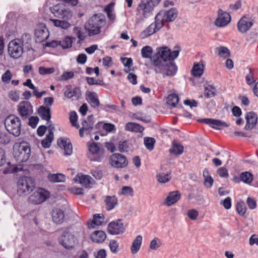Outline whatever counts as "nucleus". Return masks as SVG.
Here are the masks:
<instances>
[{
  "label": "nucleus",
  "instance_id": "1",
  "mask_svg": "<svg viewBox=\"0 0 258 258\" xmlns=\"http://www.w3.org/2000/svg\"><path fill=\"white\" fill-rule=\"evenodd\" d=\"M31 41L30 35L29 34H24L20 38L11 41L8 48L10 56L14 59L20 58L23 53V46L28 50L32 49L30 45Z\"/></svg>",
  "mask_w": 258,
  "mask_h": 258
},
{
  "label": "nucleus",
  "instance_id": "2",
  "mask_svg": "<svg viewBox=\"0 0 258 258\" xmlns=\"http://www.w3.org/2000/svg\"><path fill=\"white\" fill-rule=\"evenodd\" d=\"M161 1V0H141L135 11L136 23H140L152 16L154 8Z\"/></svg>",
  "mask_w": 258,
  "mask_h": 258
},
{
  "label": "nucleus",
  "instance_id": "3",
  "mask_svg": "<svg viewBox=\"0 0 258 258\" xmlns=\"http://www.w3.org/2000/svg\"><path fill=\"white\" fill-rule=\"evenodd\" d=\"M151 62L156 74H161L163 78L173 77L177 71V67L173 61H161L158 57H152Z\"/></svg>",
  "mask_w": 258,
  "mask_h": 258
},
{
  "label": "nucleus",
  "instance_id": "4",
  "mask_svg": "<svg viewBox=\"0 0 258 258\" xmlns=\"http://www.w3.org/2000/svg\"><path fill=\"white\" fill-rule=\"evenodd\" d=\"M106 23L105 16L101 14L94 15L89 20L86 28L90 36L97 35L100 32V29Z\"/></svg>",
  "mask_w": 258,
  "mask_h": 258
},
{
  "label": "nucleus",
  "instance_id": "5",
  "mask_svg": "<svg viewBox=\"0 0 258 258\" xmlns=\"http://www.w3.org/2000/svg\"><path fill=\"white\" fill-rule=\"evenodd\" d=\"M5 125L10 134L16 137L20 136L21 131V123L19 117L14 114L10 115L5 120Z\"/></svg>",
  "mask_w": 258,
  "mask_h": 258
},
{
  "label": "nucleus",
  "instance_id": "6",
  "mask_svg": "<svg viewBox=\"0 0 258 258\" xmlns=\"http://www.w3.org/2000/svg\"><path fill=\"white\" fill-rule=\"evenodd\" d=\"M35 187V181L33 178L23 176L17 182V192L20 196H25L32 191Z\"/></svg>",
  "mask_w": 258,
  "mask_h": 258
},
{
  "label": "nucleus",
  "instance_id": "7",
  "mask_svg": "<svg viewBox=\"0 0 258 258\" xmlns=\"http://www.w3.org/2000/svg\"><path fill=\"white\" fill-rule=\"evenodd\" d=\"M157 51L152 57H158L161 61H173L178 57L179 53V50L171 51L167 46L158 48Z\"/></svg>",
  "mask_w": 258,
  "mask_h": 258
},
{
  "label": "nucleus",
  "instance_id": "8",
  "mask_svg": "<svg viewBox=\"0 0 258 258\" xmlns=\"http://www.w3.org/2000/svg\"><path fill=\"white\" fill-rule=\"evenodd\" d=\"M50 10L55 17L62 19L70 20L73 16L72 11L63 3L50 7Z\"/></svg>",
  "mask_w": 258,
  "mask_h": 258
},
{
  "label": "nucleus",
  "instance_id": "9",
  "mask_svg": "<svg viewBox=\"0 0 258 258\" xmlns=\"http://www.w3.org/2000/svg\"><path fill=\"white\" fill-rule=\"evenodd\" d=\"M50 10L55 17L62 19L70 20L73 16L72 11L63 3L50 7Z\"/></svg>",
  "mask_w": 258,
  "mask_h": 258
},
{
  "label": "nucleus",
  "instance_id": "10",
  "mask_svg": "<svg viewBox=\"0 0 258 258\" xmlns=\"http://www.w3.org/2000/svg\"><path fill=\"white\" fill-rule=\"evenodd\" d=\"M58 240L59 243L64 248L66 249L73 248L75 242V236L71 232V228H66Z\"/></svg>",
  "mask_w": 258,
  "mask_h": 258
},
{
  "label": "nucleus",
  "instance_id": "11",
  "mask_svg": "<svg viewBox=\"0 0 258 258\" xmlns=\"http://www.w3.org/2000/svg\"><path fill=\"white\" fill-rule=\"evenodd\" d=\"M254 18L249 15H245L239 20L237 28L239 32L245 33L253 25Z\"/></svg>",
  "mask_w": 258,
  "mask_h": 258
},
{
  "label": "nucleus",
  "instance_id": "12",
  "mask_svg": "<svg viewBox=\"0 0 258 258\" xmlns=\"http://www.w3.org/2000/svg\"><path fill=\"white\" fill-rule=\"evenodd\" d=\"M17 111L23 120L27 119L33 113V106L29 101H22L17 106Z\"/></svg>",
  "mask_w": 258,
  "mask_h": 258
},
{
  "label": "nucleus",
  "instance_id": "13",
  "mask_svg": "<svg viewBox=\"0 0 258 258\" xmlns=\"http://www.w3.org/2000/svg\"><path fill=\"white\" fill-rule=\"evenodd\" d=\"M31 154V150L27 143H21L19 147L18 154L16 153L17 160L19 162H24L28 160Z\"/></svg>",
  "mask_w": 258,
  "mask_h": 258
},
{
  "label": "nucleus",
  "instance_id": "14",
  "mask_svg": "<svg viewBox=\"0 0 258 258\" xmlns=\"http://www.w3.org/2000/svg\"><path fill=\"white\" fill-rule=\"evenodd\" d=\"M49 195L48 191L40 188L30 196L29 200L31 203L38 205L46 201L49 197Z\"/></svg>",
  "mask_w": 258,
  "mask_h": 258
},
{
  "label": "nucleus",
  "instance_id": "15",
  "mask_svg": "<svg viewBox=\"0 0 258 258\" xmlns=\"http://www.w3.org/2000/svg\"><path fill=\"white\" fill-rule=\"evenodd\" d=\"M36 42L41 43L46 40L49 36V31L43 23L38 25L35 30Z\"/></svg>",
  "mask_w": 258,
  "mask_h": 258
},
{
  "label": "nucleus",
  "instance_id": "16",
  "mask_svg": "<svg viewBox=\"0 0 258 258\" xmlns=\"http://www.w3.org/2000/svg\"><path fill=\"white\" fill-rule=\"evenodd\" d=\"M199 121L208 124L213 128L219 130H221L222 127L229 126V124L225 121L213 118H203L199 119Z\"/></svg>",
  "mask_w": 258,
  "mask_h": 258
},
{
  "label": "nucleus",
  "instance_id": "17",
  "mask_svg": "<svg viewBox=\"0 0 258 258\" xmlns=\"http://www.w3.org/2000/svg\"><path fill=\"white\" fill-rule=\"evenodd\" d=\"M231 21V17L229 13L222 10L218 11V15L215 20V24L219 27H223L227 25Z\"/></svg>",
  "mask_w": 258,
  "mask_h": 258
},
{
  "label": "nucleus",
  "instance_id": "18",
  "mask_svg": "<svg viewBox=\"0 0 258 258\" xmlns=\"http://www.w3.org/2000/svg\"><path fill=\"white\" fill-rule=\"evenodd\" d=\"M245 117L246 120L245 129L252 130L256 125L258 117L256 113L253 111L248 112L246 113Z\"/></svg>",
  "mask_w": 258,
  "mask_h": 258
},
{
  "label": "nucleus",
  "instance_id": "19",
  "mask_svg": "<svg viewBox=\"0 0 258 258\" xmlns=\"http://www.w3.org/2000/svg\"><path fill=\"white\" fill-rule=\"evenodd\" d=\"M57 145L60 148L63 149L65 155L69 156L72 154L73 146L68 138H59L57 140Z\"/></svg>",
  "mask_w": 258,
  "mask_h": 258
},
{
  "label": "nucleus",
  "instance_id": "20",
  "mask_svg": "<svg viewBox=\"0 0 258 258\" xmlns=\"http://www.w3.org/2000/svg\"><path fill=\"white\" fill-rule=\"evenodd\" d=\"M51 216L53 222L57 224H61L64 221V214L60 209L56 208L53 210Z\"/></svg>",
  "mask_w": 258,
  "mask_h": 258
},
{
  "label": "nucleus",
  "instance_id": "21",
  "mask_svg": "<svg viewBox=\"0 0 258 258\" xmlns=\"http://www.w3.org/2000/svg\"><path fill=\"white\" fill-rule=\"evenodd\" d=\"M114 157L116 159L114 160V166L116 168H123L127 166L128 161L125 156L119 154L114 153Z\"/></svg>",
  "mask_w": 258,
  "mask_h": 258
},
{
  "label": "nucleus",
  "instance_id": "22",
  "mask_svg": "<svg viewBox=\"0 0 258 258\" xmlns=\"http://www.w3.org/2000/svg\"><path fill=\"white\" fill-rule=\"evenodd\" d=\"M180 198V194L178 190L170 192L165 200L164 204L170 206L176 203Z\"/></svg>",
  "mask_w": 258,
  "mask_h": 258
},
{
  "label": "nucleus",
  "instance_id": "23",
  "mask_svg": "<svg viewBox=\"0 0 258 258\" xmlns=\"http://www.w3.org/2000/svg\"><path fill=\"white\" fill-rule=\"evenodd\" d=\"M38 114L43 120L49 122L51 119V109L49 107L40 106L37 110Z\"/></svg>",
  "mask_w": 258,
  "mask_h": 258
},
{
  "label": "nucleus",
  "instance_id": "24",
  "mask_svg": "<svg viewBox=\"0 0 258 258\" xmlns=\"http://www.w3.org/2000/svg\"><path fill=\"white\" fill-rule=\"evenodd\" d=\"M91 179H92L90 176L81 173L78 174L75 178L76 181H79L82 186L85 187H90Z\"/></svg>",
  "mask_w": 258,
  "mask_h": 258
},
{
  "label": "nucleus",
  "instance_id": "25",
  "mask_svg": "<svg viewBox=\"0 0 258 258\" xmlns=\"http://www.w3.org/2000/svg\"><path fill=\"white\" fill-rule=\"evenodd\" d=\"M161 13H162L163 20L165 22H172L177 16V11L176 9L174 8Z\"/></svg>",
  "mask_w": 258,
  "mask_h": 258
},
{
  "label": "nucleus",
  "instance_id": "26",
  "mask_svg": "<svg viewBox=\"0 0 258 258\" xmlns=\"http://www.w3.org/2000/svg\"><path fill=\"white\" fill-rule=\"evenodd\" d=\"M125 130L134 133H142L144 127L138 123L128 122L125 125Z\"/></svg>",
  "mask_w": 258,
  "mask_h": 258
},
{
  "label": "nucleus",
  "instance_id": "27",
  "mask_svg": "<svg viewBox=\"0 0 258 258\" xmlns=\"http://www.w3.org/2000/svg\"><path fill=\"white\" fill-rule=\"evenodd\" d=\"M81 91L79 88L75 87L73 89L68 88L64 93V96L69 99L72 98L74 96L79 98L81 97Z\"/></svg>",
  "mask_w": 258,
  "mask_h": 258
},
{
  "label": "nucleus",
  "instance_id": "28",
  "mask_svg": "<svg viewBox=\"0 0 258 258\" xmlns=\"http://www.w3.org/2000/svg\"><path fill=\"white\" fill-rule=\"evenodd\" d=\"M90 238L94 242L101 243L105 239L106 234L102 231H96L91 234Z\"/></svg>",
  "mask_w": 258,
  "mask_h": 258
},
{
  "label": "nucleus",
  "instance_id": "29",
  "mask_svg": "<svg viewBox=\"0 0 258 258\" xmlns=\"http://www.w3.org/2000/svg\"><path fill=\"white\" fill-rule=\"evenodd\" d=\"M87 100L90 105L93 108L97 107L100 105L98 96L95 92H89L87 94Z\"/></svg>",
  "mask_w": 258,
  "mask_h": 258
},
{
  "label": "nucleus",
  "instance_id": "30",
  "mask_svg": "<svg viewBox=\"0 0 258 258\" xmlns=\"http://www.w3.org/2000/svg\"><path fill=\"white\" fill-rule=\"evenodd\" d=\"M183 152V146L176 141L172 142V146L171 148L169 149V152L170 154L174 155L176 156H178L181 155Z\"/></svg>",
  "mask_w": 258,
  "mask_h": 258
},
{
  "label": "nucleus",
  "instance_id": "31",
  "mask_svg": "<svg viewBox=\"0 0 258 258\" xmlns=\"http://www.w3.org/2000/svg\"><path fill=\"white\" fill-rule=\"evenodd\" d=\"M104 219V216L103 214H96L93 216V220L91 223H88V226L89 228H94L95 226H100L103 222Z\"/></svg>",
  "mask_w": 258,
  "mask_h": 258
},
{
  "label": "nucleus",
  "instance_id": "32",
  "mask_svg": "<svg viewBox=\"0 0 258 258\" xmlns=\"http://www.w3.org/2000/svg\"><path fill=\"white\" fill-rule=\"evenodd\" d=\"M125 230L123 220L118 219L114 221V235L121 234Z\"/></svg>",
  "mask_w": 258,
  "mask_h": 258
},
{
  "label": "nucleus",
  "instance_id": "33",
  "mask_svg": "<svg viewBox=\"0 0 258 258\" xmlns=\"http://www.w3.org/2000/svg\"><path fill=\"white\" fill-rule=\"evenodd\" d=\"M69 20L62 19V20L58 19H50L53 25L57 27L63 29H67L71 26V24L68 22Z\"/></svg>",
  "mask_w": 258,
  "mask_h": 258
},
{
  "label": "nucleus",
  "instance_id": "34",
  "mask_svg": "<svg viewBox=\"0 0 258 258\" xmlns=\"http://www.w3.org/2000/svg\"><path fill=\"white\" fill-rule=\"evenodd\" d=\"M142 241V236L140 235H138L136 237V239L133 241L131 247V251L133 254H135L139 251L141 247Z\"/></svg>",
  "mask_w": 258,
  "mask_h": 258
},
{
  "label": "nucleus",
  "instance_id": "35",
  "mask_svg": "<svg viewBox=\"0 0 258 258\" xmlns=\"http://www.w3.org/2000/svg\"><path fill=\"white\" fill-rule=\"evenodd\" d=\"M179 102V97L176 94H171L168 96L167 103L171 107H175Z\"/></svg>",
  "mask_w": 258,
  "mask_h": 258
},
{
  "label": "nucleus",
  "instance_id": "36",
  "mask_svg": "<svg viewBox=\"0 0 258 258\" xmlns=\"http://www.w3.org/2000/svg\"><path fill=\"white\" fill-rule=\"evenodd\" d=\"M158 30L156 25L152 23L142 32V35L143 37H147L153 34Z\"/></svg>",
  "mask_w": 258,
  "mask_h": 258
},
{
  "label": "nucleus",
  "instance_id": "37",
  "mask_svg": "<svg viewBox=\"0 0 258 258\" xmlns=\"http://www.w3.org/2000/svg\"><path fill=\"white\" fill-rule=\"evenodd\" d=\"M48 177L50 181L53 182H61L66 180L65 176L61 173L50 174Z\"/></svg>",
  "mask_w": 258,
  "mask_h": 258
},
{
  "label": "nucleus",
  "instance_id": "38",
  "mask_svg": "<svg viewBox=\"0 0 258 258\" xmlns=\"http://www.w3.org/2000/svg\"><path fill=\"white\" fill-rule=\"evenodd\" d=\"M240 179L246 183H250L253 180V175L248 171L242 172L240 174Z\"/></svg>",
  "mask_w": 258,
  "mask_h": 258
},
{
  "label": "nucleus",
  "instance_id": "39",
  "mask_svg": "<svg viewBox=\"0 0 258 258\" xmlns=\"http://www.w3.org/2000/svg\"><path fill=\"white\" fill-rule=\"evenodd\" d=\"M153 49L150 46H145L142 48L141 54L143 58H150L152 57Z\"/></svg>",
  "mask_w": 258,
  "mask_h": 258
},
{
  "label": "nucleus",
  "instance_id": "40",
  "mask_svg": "<svg viewBox=\"0 0 258 258\" xmlns=\"http://www.w3.org/2000/svg\"><path fill=\"white\" fill-rule=\"evenodd\" d=\"M203 66L200 63H197L194 66L191 72L194 76L199 77L203 74Z\"/></svg>",
  "mask_w": 258,
  "mask_h": 258
},
{
  "label": "nucleus",
  "instance_id": "41",
  "mask_svg": "<svg viewBox=\"0 0 258 258\" xmlns=\"http://www.w3.org/2000/svg\"><path fill=\"white\" fill-rule=\"evenodd\" d=\"M218 55L223 58H227L230 56V53L229 50L224 46H220L216 48Z\"/></svg>",
  "mask_w": 258,
  "mask_h": 258
},
{
  "label": "nucleus",
  "instance_id": "42",
  "mask_svg": "<svg viewBox=\"0 0 258 258\" xmlns=\"http://www.w3.org/2000/svg\"><path fill=\"white\" fill-rule=\"evenodd\" d=\"M162 13H158L155 18V22L152 24L156 25V28L160 30L164 25V20H163Z\"/></svg>",
  "mask_w": 258,
  "mask_h": 258
},
{
  "label": "nucleus",
  "instance_id": "43",
  "mask_svg": "<svg viewBox=\"0 0 258 258\" xmlns=\"http://www.w3.org/2000/svg\"><path fill=\"white\" fill-rule=\"evenodd\" d=\"M216 94L215 88L211 85H208L205 88L204 95L206 98H211Z\"/></svg>",
  "mask_w": 258,
  "mask_h": 258
},
{
  "label": "nucleus",
  "instance_id": "44",
  "mask_svg": "<svg viewBox=\"0 0 258 258\" xmlns=\"http://www.w3.org/2000/svg\"><path fill=\"white\" fill-rule=\"evenodd\" d=\"M13 77V75L9 70H7L2 76V81L4 84H9Z\"/></svg>",
  "mask_w": 258,
  "mask_h": 258
},
{
  "label": "nucleus",
  "instance_id": "45",
  "mask_svg": "<svg viewBox=\"0 0 258 258\" xmlns=\"http://www.w3.org/2000/svg\"><path fill=\"white\" fill-rule=\"evenodd\" d=\"M155 140L153 138L146 137L144 138V144L147 149L152 151L154 146Z\"/></svg>",
  "mask_w": 258,
  "mask_h": 258
},
{
  "label": "nucleus",
  "instance_id": "46",
  "mask_svg": "<svg viewBox=\"0 0 258 258\" xmlns=\"http://www.w3.org/2000/svg\"><path fill=\"white\" fill-rule=\"evenodd\" d=\"M119 195H124L127 197H133L134 195V190L133 188L129 186H124L121 188V191Z\"/></svg>",
  "mask_w": 258,
  "mask_h": 258
},
{
  "label": "nucleus",
  "instance_id": "47",
  "mask_svg": "<svg viewBox=\"0 0 258 258\" xmlns=\"http://www.w3.org/2000/svg\"><path fill=\"white\" fill-rule=\"evenodd\" d=\"M245 80L246 83L249 86L252 85L253 83L255 82L253 70L251 69H249V73L245 77Z\"/></svg>",
  "mask_w": 258,
  "mask_h": 258
},
{
  "label": "nucleus",
  "instance_id": "48",
  "mask_svg": "<svg viewBox=\"0 0 258 258\" xmlns=\"http://www.w3.org/2000/svg\"><path fill=\"white\" fill-rule=\"evenodd\" d=\"M60 41V46H61L62 48H70L72 46V40L71 37L68 36L66 37L62 41Z\"/></svg>",
  "mask_w": 258,
  "mask_h": 258
},
{
  "label": "nucleus",
  "instance_id": "49",
  "mask_svg": "<svg viewBox=\"0 0 258 258\" xmlns=\"http://www.w3.org/2000/svg\"><path fill=\"white\" fill-rule=\"evenodd\" d=\"M53 140V137L47 135L41 142V145L44 148H48Z\"/></svg>",
  "mask_w": 258,
  "mask_h": 258
},
{
  "label": "nucleus",
  "instance_id": "50",
  "mask_svg": "<svg viewBox=\"0 0 258 258\" xmlns=\"http://www.w3.org/2000/svg\"><path fill=\"white\" fill-rule=\"evenodd\" d=\"M129 148L127 141H120L118 145V150L120 152H127Z\"/></svg>",
  "mask_w": 258,
  "mask_h": 258
},
{
  "label": "nucleus",
  "instance_id": "51",
  "mask_svg": "<svg viewBox=\"0 0 258 258\" xmlns=\"http://www.w3.org/2000/svg\"><path fill=\"white\" fill-rule=\"evenodd\" d=\"M39 73L41 75L51 74L55 72L54 68H47L44 67H40L38 69Z\"/></svg>",
  "mask_w": 258,
  "mask_h": 258
},
{
  "label": "nucleus",
  "instance_id": "52",
  "mask_svg": "<svg viewBox=\"0 0 258 258\" xmlns=\"http://www.w3.org/2000/svg\"><path fill=\"white\" fill-rule=\"evenodd\" d=\"M11 140L10 135L6 132L0 133V143L2 144H7Z\"/></svg>",
  "mask_w": 258,
  "mask_h": 258
},
{
  "label": "nucleus",
  "instance_id": "53",
  "mask_svg": "<svg viewBox=\"0 0 258 258\" xmlns=\"http://www.w3.org/2000/svg\"><path fill=\"white\" fill-rule=\"evenodd\" d=\"M70 120L72 125L77 128L79 127V125H77L76 122L78 120V115L75 111H71L70 114Z\"/></svg>",
  "mask_w": 258,
  "mask_h": 258
},
{
  "label": "nucleus",
  "instance_id": "54",
  "mask_svg": "<svg viewBox=\"0 0 258 258\" xmlns=\"http://www.w3.org/2000/svg\"><path fill=\"white\" fill-rule=\"evenodd\" d=\"M236 210L238 214L241 216H243L246 212V207L243 202L238 203L236 204Z\"/></svg>",
  "mask_w": 258,
  "mask_h": 258
},
{
  "label": "nucleus",
  "instance_id": "55",
  "mask_svg": "<svg viewBox=\"0 0 258 258\" xmlns=\"http://www.w3.org/2000/svg\"><path fill=\"white\" fill-rule=\"evenodd\" d=\"M104 202L107 210L109 211L113 209V199L111 196H106L104 200Z\"/></svg>",
  "mask_w": 258,
  "mask_h": 258
},
{
  "label": "nucleus",
  "instance_id": "56",
  "mask_svg": "<svg viewBox=\"0 0 258 258\" xmlns=\"http://www.w3.org/2000/svg\"><path fill=\"white\" fill-rule=\"evenodd\" d=\"M160 245V240L157 237H155L150 242V248L153 250H156Z\"/></svg>",
  "mask_w": 258,
  "mask_h": 258
},
{
  "label": "nucleus",
  "instance_id": "57",
  "mask_svg": "<svg viewBox=\"0 0 258 258\" xmlns=\"http://www.w3.org/2000/svg\"><path fill=\"white\" fill-rule=\"evenodd\" d=\"M113 10V2L110 3L104 8V11L107 15L108 17L110 19H113V15L112 14Z\"/></svg>",
  "mask_w": 258,
  "mask_h": 258
},
{
  "label": "nucleus",
  "instance_id": "58",
  "mask_svg": "<svg viewBox=\"0 0 258 258\" xmlns=\"http://www.w3.org/2000/svg\"><path fill=\"white\" fill-rule=\"evenodd\" d=\"M74 77V73L73 72H64L60 76V80L61 81H67Z\"/></svg>",
  "mask_w": 258,
  "mask_h": 258
},
{
  "label": "nucleus",
  "instance_id": "59",
  "mask_svg": "<svg viewBox=\"0 0 258 258\" xmlns=\"http://www.w3.org/2000/svg\"><path fill=\"white\" fill-rule=\"evenodd\" d=\"M29 122L28 124L33 128H34L36 127L39 119L37 116H29Z\"/></svg>",
  "mask_w": 258,
  "mask_h": 258
},
{
  "label": "nucleus",
  "instance_id": "60",
  "mask_svg": "<svg viewBox=\"0 0 258 258\" xmlns=\"http://www.w3.org/2000/svg\"><path fill=\"white\" fill-rule=\"evenodd\" d=\"M86 80L88 84L90 85H103L104 83L102 80H97L92 77H87Z\"/></svg>",
  "mask_w": 258,
  "mask_h": 258
},
{
  "label": "nucleus",
  "instance_id": "61",
  "mask_svg": "<svg viewBox=\"0 0 258 258\" xmlns=\"http://www.w3.org/2000/svg\"><path fill=\"white\" fill-rule=\"evenodd\" d=\"M158 180L160 183H166L169 181L170 177L168 174L161 173L157 175Z\"/></svg>",
  "mask_w": 258,
  "mask_h": 258
},
{
  "label": "nucleus",
  "instance_id": "62",
  "mask_svg": "<svg viewBox=\"0 0 258 258\" xmlns=\"http://www.w3.org/2000/svg\"><path fill=\"white\" fill-rule=\"evenodd\" d=\"M74 32L76 34L80 41L83 40L85 39V36L84 35V33L82 31L81 28L75 27L74 29Z\"/></svg>",
  "mask_w": 258,
  "mask_h": 258
},
{
  "label": "nucleus",
  "instance_id": "63",
  "mask_svg": "<svg viewBox=\"0 0 258 258\" xmlns=\"http://www.w3.org/2000/svg\"><path fill=\"white\" fill-rule=\"evenodd\" d=\"M120 60L124 66L126 68H131L133 66V62L132 58L121 57Z\"/></svg>",
  "mask_w": 258,
  "mask_h": 258
},
{
  "label": "nucleus",
  "instance_id": "64",
  "mask_svg": "<svg viewBox=\"0 0 258 258\" xmlns=\"http://www.w3.org/2000/svg\"><path fill=\"white\" fill-rule=\"evenodd\" d=\"M89 151L92 154H97L99 151V147L95 143H93L89 146Z\"/></svg>",
  "mask_w": 258,
  "mask_h": 258
}]
</instances>
